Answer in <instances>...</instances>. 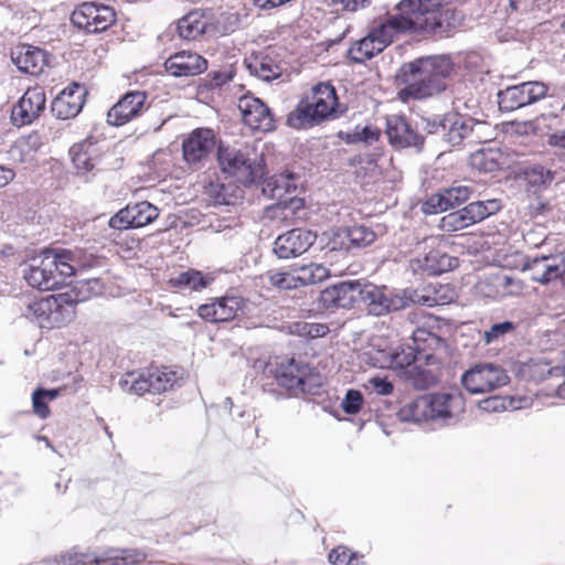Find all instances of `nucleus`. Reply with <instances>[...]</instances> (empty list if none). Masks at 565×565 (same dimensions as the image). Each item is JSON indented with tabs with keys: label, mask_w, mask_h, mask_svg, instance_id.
I'll return each mask as SVG.
<instances>
[{
	"label": "nucleus",
	"mask_w": 565,
	"mask_h": 565,
	"mask_svg": "<svg viewBox=\"0 0 565 565\" xmlns=\"http://www.w3.org/2000/svg\"><path fill=\"white\" fill-rule=\"evenodd\" d=\"M444 0H401L396 13L372 28L369 34L384 51L401 33L447 35L456 24V12Z\"/></svg>",
	"instance_id": "nucleus-1"
},
{
	"label": "nucleus",
	"mask_w": 565,
	"mask_h": 565,
	"mask_svg": "<svg viewBox=\"0 0 565 565\" xmlns=\"http://www.w3.org/2000/svg\"><path fill=\"white\" fill-rule=\"evenodd\" d=\"M452 71L454 64L447 55L423 56L404 63L396 74V79L403 85L398 92L399 99H424L441 93Z\"/></svg>",
	"instance_id": "nucleus-2"
},
{
	"label": "nucleus",
	"mask_w": 565,
	"mask_h": 565,
	"mask_svg": "<svg viewBox=\"0 0 565 565\" xmlns=\"http://www.w3.org/2000/svg\"><path fill=\"white\" fill-rule=\"evenodd\" d=\"M86 296L74 295V290L51 295L28 301L23 316L41 328L52 329L70 322L75 316V303L84 301Z\"/></svg>",
	"instance_id": "nucleus-3"
},
{
	"label": "nucleus",
	"mask_w": 565,
	"mask_h": 565,
	"mask_svg": "<svg viewBox=\"0 0 565 565\" xmlns=\"http://www.w3.org/2000/svg\"><path fill=\"white\" fill-rule=\"evenodd\" d=\"M361 301L366 305L367 312L375 317L405 309L412 303L427 307L436 303L435 298L419 295L416 290L394 291L370 282H364Z\"/></svg>",
	"instance_id": "nucleus-4"
},
{
	"label": "nucleus",
	"mask_w": 565,
	"mask_h": 565,
	"mask_svg": "<svg viewBox=\"0 0 565 565\" xmlns=\"http://www.w3.org/2000/svg\"><path fill=\"white\" fill-rule=\"evenodd\" d=\"M217 159L222 171L241 184L249 185L265 175L263 153L254 146L220 148Z\"/></svg>",
	"instance_id": "nucleus-5"
},
{
	"label": "nucleus",
	"mask_w": 565,
	"mask_h": 565,
	"mask_svg": "<svg viewBox=\"0 0 565 565\" xmlns=\"http://www.w3.org/2000/svg\"><path fill=\"white\" fill-rule=\"evenodd\" d=\"M146 557L147 554L138 548L107 547L99 555L70 551L44 558L41 565H137Z\"/></svg>",
	"instance_id": "nucleus-6"
},
{
	"label": "nucleus",
	"mask_w": 565,
	"mask_h": 565,
	"mask_svg": "<svg viewBox=\"0 0 565 565\" xmlns=\"http://www.w3.org/2000/svg\"><path fill=\"white\" fill-rule=\"evenodd\" d=\"M178 382L177 373L168 367H149L142 371L127 372L118 384L130 394L141 396L146 393L160 394L172 388Z\"/></svg>",
	"instance_id": "nucleus-7"
},
{
	"label": "nucleus",
	"mask_w": 565,
	"mask_h": 565,
	"mask_svg": "<svg viewBox=\"0 0 565 565\" xmlns=\"http://www.w3.org/2000/svg\"><path fill=\"white\" fill-rule=\"evenodd\" d=\"M502 207L500 199L476 200L443 216L438 226L446 233L462 231L497 214Z\"/></svg>",
	"instance_id": "nucleus-8"
},
{
	"label": "nucleus",
	"mask_w": 565,
	"mask_h": 565,
	"mask_svg": "<svg viewBox=\"0 0 565 565\" xmlns=\"http://www.w3.org/2000/svg\"><path fill=\"white\" fill-rule=\"evenodd\" d=\"M276 379L280 386L286 387L295 395H316L321 386L320 374L307 363L297 362L295 359H290L278 367Z\"/></svg>",
	"instance_id": "nucleus-9"
},
{
	"label": "nucleus",
	"mask_w": 565,
	"mask_h": 565,
	"mask_svg": "<svg viewBox=\"0 0 565 565\" xmlns=\"http://www.w3.org/2000/svg\"><path fill=\"white\" fill-rule=\"evenodd\" d=\"M507 371L493 363H478L461 375V384L471 394H484L507 385Z\"/></svg>",
	"instance_id": "nucleus-10"
},
{
	"label": "nucleus",
	"mask_w": 565,
	"mask_h": 565,
	"mask_svg": "<svg viewBox=\"0 0 565 565\" xmlns=\"http://www.w3.org/2000/svg\"><path fill=\"white\" fill-rule=\"evenodd\" d=\"M71 21L74 26L87 33H99L115 23L116 12L110 6L85 1L74 9Z\"/></svg>",
	"instance_id": "nucleus-11"
},
{
	"label": "nucleus",
	"mask_w": 565,
	"mask_h": 565,
	"mask_svg": "<svg viewBox=\"0 0 565 565\" xmlns=\"http://www.w3.org/2000/svg\"><path fill=\"white\" fill-rule=\"evenodd\" d=\"M488 128L487 122L463 117L458 114H447L443 142L449 148H457L465 142L475 143L482 139V130Z\"/></svg>",
	"instance_id": "nucleus-12"
},
{
	"label": "nucleus",
	"mask_w": 565,
	"mask_h": 565,
	"mask_svg": "<svg viewBox=\"0 0 565 565\" xmlns=\"http://www.w3.org/2000/svg\"><path fill=\"white\" fill-rule=\"evenodd\" d=\"M547 94V86L542 82H524L509 86L498 93L499 107L503 111H513L536 103Z\"/></svg>",
	"instance_id": "nucleus-13"
},
{
	"label": "nucleus",
	"mask_w": 565,
	"mask_h": 565,
	"mask_svg": "<svg viewBox=\"0 0 565 565\" xmlns=\"http://www.w3.org/2000/svg\"><path fill=\"white\" fill-rule=\"evenodd\" d=\"M55 257L53 249H45L33 257L24 270L26 282L40 290H53L57 288Z\"/></svg>",
	"instance_id": "nucleus-14"
},
{
	"label": "nucleus",
	"mask_w": 565,
	"mask_h": 565,
	"mask_svg": "<svg viewBox=\"0 0 565 565\" xmlns=\"http://www.w3.org/2000/svg\"><path fill=\"white\" fill-rule=\"evenodd\" d=\"M475 192L476 190L472 185L457 184L443 188L425 200L422 205V211L425 214H438L459 207L473 198Z\"/></svg>",
	"instance_id": "nucleus-15"
},
{
	"label": "nucleus",
	"mask_w": 565,
	"mask_h": 565,
	"mask_svg": "<svg viewBox=\"0 0 565 565\" xmlns=\"http://www.w3.org/2000/svg\"><path fill=\"white\" fill-rule=\"evenodd\" d=\"M246 300L238 295L213 298L198 308V315L209 322H226L244 313Z\"/></svg>",
	"instance_id": "nucleus-16"
},
{
	"label": "nucleus",
	"mask_w": 565,
	"mask_h": 565,
	"mask_svg": "<svg viewBox=\"0 0 565 565\" xmlns=\"http://www.w3.org/2000/svg\"><path fill=\"white\" fill-rule=\"evenodd\" d=\"M429 420L443 425H454L465 411V402L459 393H437L427 395Z\"/></svg>",
	"instance_id": "nucleus-17"
},
{
	"label": "nucleus",
	"mask_w": 565,
	"mask_h": 565,
	"mask_svg": "<svg viewBox=\"0 0 565 565\" xmlns=\"http://www.w3.org/2000/svg\"><path fill=\"white\" fill-rule=\"evenodd\" d=\"M364 282L361 280H344L327 287L320 294V303L324 309H349L361 301Z\"/></svg>",
	"instance_id": "nucleus-18"
},
{
	"label": "nucleus",
	"mask_w": 565,
	"mask_h": 565,
	"mask_svg": "<svg viewBox=\"0 0 565 565\" xmlns=\"http://www.w3.org/2000/svg\"><path fill=\"white\" fill-rule=\"evenodd\" d=\"M159 216V210L148 201H141L119 210L109 218L108 225L114 230L139 228L152 223Z\"/></svg>",
	"instance_id": "nucleus-19"
},
{
	"label": "nucleus",
	"mask_w": 565,
	"mask_h": 565,
	"mask_svg": "<svg viewBox=\"0 0 565 565\" xmlns=\"http://www.w3.org/2000/svg\"><path fill=\"white\" fill-rule=\"evenodd\" d=\"M238 109L245 125L250 129L260 131L274 130V115L262 99L252 95H244L238 99Z\"/></svg>",
	"instance_id": "nucleus-20"
},
{
	"label": "nucleus",
	"mask_w": 565,
	"mask_h": 565,
	"mask_svg": "<svg viewBox=\"0 0 565 565\" xmlns=\"http://www.w3.org/2000/svg\"><path fill=\"white\" fill-rule=\"evenodd\" d=\"M45 93L42 87L28 88L11 110V120L15 126L32 124L45 108Z\"/></svg>",
	"instance_id": "nucleus-21"
},
{
	"label": "nucleus",
	"mask_w": 565,
	"mask_h": 565,
	"mask_svg": "<svg viewBox=\"0 0 565 565\" xmlns=\"http://www.w3.org/2000/svg\"><path fill=\"white\" fill-rule=\"evenodd\" d=\"M316 237L310 231L292 228L275 239L273 250L280 259L295 258L307 252Z\"/></svg>",
	"instance_id": "nucleus-22"
},
{
	"label": "nucleus",
	"mask_w": 565,
	"mask_h": 565,
	"mask_svg": "<svg viewBox=\"0 0 565 565\" xmlns=\"http://www.w3.org/2000/svg\"><path fill=\"white\" fill-rule=\"evenodd\" d=\"M385 134L388 142L396 149L413 147L420 150L423 148L424 137L412 127L404 116H387Z\"/></svg>",
	"instance_id": "nucleus-23"
},
{
	"label": "nucleus",
	"mask_w": 565,
	"mask_h": 565,
	"mask_svg": "<svg viewBox=\"0 0 565 565\" xmlns=\"http://www.w3.org/2000/svg\"><path fill=\"white\" fill-rule=\"evenodd\" d=\"M147 95L141 90L126 93L108 111L107 121L113 126H122L138 117L146 109Z\"/></svg>",
	"instance_id": "nucleus-24"
},
{
	"label": "nucleus",
	"mask_w": 565,
	"mask_h": 565,
	"mask_svg": "<svg viewBox=\"0 0 565 565\" xmlns=\"http://www.w3.org/2000/svg\"><path fill=\"white\" fill-rule=\"evenodd\" d=\"M214 147V131L210 128H196L183 140V158L188 163H200L209 157Z\"/></svg>",
	"instance_id": "nucleus-25"
},
{
	"label": "nucleus",
	"mask_w": 565,
	"mask_h": 565,
	"mask_svg": "<svg viewBox=\"0 0 565 565\" xmlns=\"http://www.w3.org/2000/svg\"><path fill=\"white\" fill-rule=\"evenodd\" d=\"M296 191L295 178L290 172L273 175L263 186L264 195L277 201L276 206L270 209L271 211H279L281 207H287L288 203H295Z\"/></svg>",
	"instance_id": "nucleus-26"
},
{
	"label": "nucleus",
	"mask_w": 565,
	"mask_h": 565,
	"mask_svg": "<svg viewBox=\"0 0 565 565\" xmlns=\"http://www.w3.org/2000/svg\"><path fill=\"white\" fill-rule=\"evenodd\" d=\"M166 71L174 77H188L202 74L207 68V61L192 51H180L164 62Z\"/></svg>",
	"instance_id": "nucleus-27"
},
{
	"label": "nucleus",
	"mask_w": 565,
	"mask_h": 565,
	"mask_svg": "<svg viewBox=\"0 0 565 565\" xmlns=\"http://www.w3.org/2000/svg\"><path fill=\"white\" fill-rule=\"evenodd\" d=\"M86 90L77 83L64 88L52 102L51 111L60 119L73 118L79 114L84 105Z\"/></svg>",
	"instance_id": "nucleus-28"
},
{
	"label": "nucleus",
	"mask_w": 565,
	"mask_h": 565,
	"mask_svg": "<svg viewBox=\"0 0 565 565\" xmlns=\"http://www.w3.org/2000/svg\"><path fill=\"white\" fill-rule=\"evenodd\" d=\"M11 60L20 72L39 75L47 64V54L40 47L20 44L11 51Z\"/></svg>",
	"instance_id": "nucleus-29"
},
{
	"label": "nucleus",
	"mask_w": 565,
	"mask_h": 565,
	"mask_svg": "<svg viewBox=\"0 0 565 565\" xmlns=\"http://www.w3.org/2000/svg\"><path fill=\"white\" fill-rule=\"evenodd\" d=\"M309 99L312 111L323 121L328 119L335 110L338 97L334 87L329 83H320L312 87Z\"/></svg>",
	"instance_id": "nucleus-30"
},
{
	"label": "nucleus",
	"mask_w": 565,
	"mask_h": 565,
	"mask_svg": "<svg viewBox=\"0 0 565 565\" xmlns=\"http://www.w3.org/2000/svg\"><path fill=\"white\" fill-rule=\"evenodd\" d=\"M70 156L77 175L85 177L92 172L98 161L96 145L90 140L75 143L70 149Z\"/></svg>",
	"instance_id": "nucleus-31"
},
{
	"label": "nucleus",
	"mask_w": 565,
	"mask_h": 565,
	"mask_svg": "<svg viewBox=\"0 0 565 565\" xmlns=\"http://www.w3.org/2000/svg\"><path fill=\"white\" fill-rule=\"evenodd\" d=\"M439 360L436 359L434 365H428L425 362V366L420 362H416L407 371H405V377L417 390H427L439 380Z\"/></svg>",
	"instance_id": "nucleus-32"
},
{
	"label": "nucleus",
	"mask_w": 565,
	"mask_h": 565,
	"mask_svg": "<svg viewBox=\"0 0 565 565\" xmlns=\"http://www.w3.org/2000/svg\"><path fill=\"white\" fill-rule=\"evenodd\" d=\"M413 349L418 355L423 356V361L428 365L436 363V355L430 351H434L444 345L441 338L424 328H418L413 332Z\"/></svg>",
	"instance_id": "nucleus-33"
},
{
	"label": "nucleus",
	"mask_w": 565,
	"mask_h": 565,
	"mask_svg": "<svg viewBox=\"0 0 565 565\" xmlns=\"http://www.w3.org/2000/svg\"><path fill=\"white\" fill-rule=\"evenodd\" d=\"M252 75L265 82H271L282 74L281 65L269 54H258L245 61Z\"/></svg>",
	"instance_id": "nucleus-34"
},
{
	"label": "nucleus",
	"mask_w": 565,
	"mask_h": 565,
	"mask_svg": "<svg viewBox=\"0 0 565 565\" xmlns=\"http://www.w3.org/2000/svg\"><path fill=\"white\" fill-rule=\"evenodd\" d=\"M418 262L419 268L429 276H438L443 273L456 268L459 264L458 258L452 257L439 249L430 250Z\"/></svg>",
	"instance_id": "nucleus-35"
},
{
	"label": "nucleus",
	"mask_w": 565,
	"mask_h": 565,
	"mask_svg": "<svg viewBox=\"0 0 565 565\" xmlns=\"http://www.w3.org/2000/svg\"><path fill=\"white\" fill-rule=\"evenodd\" d=\"M206 26L203 11L193 10L178 20L177 32L181 39L191 41L204 34Z\"/></svg>",
	"instance_id": "nucleus-36"
},
{
	"label": "nucleus",
	"mask_w": 565,
	"mask_h": 565,
	"mask_svg": "<svg viewBox=\"0 0 565 565\" xmlns=\"http://www.w3.org/2000/svg\"><path fill=\"white\" fill-rule=\"evenodd\" d=\"M286 122L289 127L300 130L312 128L322 122V120L312 111L309 99L303 98L298 103L296 108L288 114Z\"/></svg>",
	"instance_id": "nucleus-37"
},
{
	"label": "nucleus",
	"mask_w": 565,
	"mask_h": 565,
	"mask_svg": "<svg viewBox=\"0 0 565 565\" xmlns=\"http://www.w3.org/2000/svg\"><path fill=\"white\" fill-rule=\"evenodd\" d=\"M469 163L479 172H494L502 166V153L499 149L481 148L470 154Z\"/></svg>",
	"instance_id": "nucleus-38"
},
{
	"label": "nucleus",
	"mask_w": 565,
	"mask_h": 565,
	"mask_svg": "<svg viewBox=\"0 0 565 565\" xmlns=\"http://www.w3.org/2000/svg\"><path fill=\"white\" fill-rule=\"evenodd\" d=\"M428 406L427 395L419 396L402 406L397 416L402 422L420 423L423 420H429Z\"/></svg>",
	"instance_id": "nucleus-39"
},
{
	"label": "nucleus",
	"mask_w": 565,
	"mask_h": 565,
	"mask_svg": "<svg viewBox=\"0 0 565 565\" xmlns=\"http://www.w3.org/2000/svg\"><path fill=\"white\" fill-rule=\"evenodd\" d=\"M382 49L379 47L372 36L367 34L359 41H355L348 51V57L358 64H362L365 61L373 58L380 54Z\"/></svg>",
	"instance_id": "nucleus-40"
},
{
	"label": "nucleus",
	"mask_w": 565,
	"mask_h": 565,
	"mask_svg": "<svg viewBox=\"0 0 565 565\" xmlns=\"http://www.w3.org/2000/svg\"><path fill=\"white\" fill-rule=\"evenodd\" d=\"M526 185L534 192L546 189L554 180L555 172L541 164H532L524 169Z\"/></svg>",
	"instance_id": "nucleus-41"
},
{
	"label": "nucleus",
	"mask_w": 565,
	"mask_h": 565,
	"mask_svg": "<svg viewBox=\"0 0 565 565\" xmlns=\"http://www.w3.org/2000/svg\"><path fill=\"white\" fill-rule=\"evenodd\" d=\"M295 270L299 287L319 284L329 277V269L316 263L295 268Z\"/></svg>",
	"instance_id": "nucleus-42"
},
{
	"label": "nucleus",
	"mask_w": 565,
	"mask_h": 565,
	"mask_svg": "<svg viewBox=\"0 0 565 565\" xmlns=\"http://www.w3.org/2000/svg\"><path fill=\"white\" fill-rule=\"evenodd\" d=\"M56 270L54 275L57 280V288L65 284L66 278L73 276L76 270L75 255L71 250H62L57 253L54 250Z\"/></svg>",
	"instance_id": "nucleus-43"
},
{
	"label": "nucleus",
	"mask_w": 565,
	"mask_h": 565,
	"mask_svg": "<svg viewBox=\"0 0 565 565\" xmlns=\"http://www.w3.org/2000/svg\"><path fill=\"white\" fill-rule=\"evenodd\" d=\"M345 237L350 243L347 248L352 249L371 245L376 239V234L369 226L353 225L345 230Z\"/></svg>",
	"instance_id": "nucleus-44"
},
{
	"label": "nucleus",
	"mask_w": 565,
	"mask_h": 565,
	"mask_svg": "<svg viewBox=\"0 0 565 565\" xmlns=\"http://www.w3.org/2000/svg\"><path fill=\"white\" fill-rule=\"evenodd\" d=\"M478 407L487 413H498L503 411H514L522 407L521 401H515L510 396L493 395L478 403Z\"/></svg>",
	"instance_id": "nucleus-45"
},
{
	"label": "nucleus",
	"mask_w": 565,
	"mask_h": 565,
	"mask_svg": "<svg viewBox=\"0 0 565 565\" xmlns=\"http://www.w3.org/2000/svg\"><path fill=\"white\" fill-rule=\"evenodd\" d=\"M391 369H405L407 371L416 362H422L423 356L418 355L412 345L392 349Z\"/></svg>",
	"instance_id": "nucleus-46"
},
{
	"label": "nucleus",
	"mask_w": 565,
	"mask_h": 565,
	"mask_svg": "<svg viewBox=\"0 0 565 565\" xmlns=\"http://www.w3.org/2000/svg\"><path fill=\"white\" fill-rule=\"evenodd\" d=\"M60 395L58 390H46V388H36L32 393V407L35 415L41 418H46L50 415V408L47 403L55 399Z\"/></svg>",
	"instance_id": "nucleus-47"
},
{
	"label": "nucleus",
	"mask_w": 565,
	"mask_h": 565,
	"mask_svg": "<svg viewBox=\"0 0 565 565\" xmlns=\"http://www.w3.org/2000/svg\"><path fill=\"white\" fill-rule=\"evenodd\" d=\"M170 282L174 287L191 290H200L209 285V281L202 276L201 271L194 269L180 273L177 277L171 278Z\"/></svg>",
	"instance_id": "nucleus-48"
},
{
	"label": "nucleus",
	"mask_w": 565,
	"mask_h": 565,
	"mask_svg": "<svg viewBox=\"0 0 565 565\" xmlns=\"http://www.w3.org/2000/svg\"><path fill=\"white\" fill-rule=\"evenodd\" d=\"M365 362L379 369H391L392 366V348L380 349L374 344L364 353Z\"/></svg>",
	"instance_id": "nucleus-49"
},
{
	"label": "nucleus",
	"mask_w": 565,
	"mask_h": 565,
	"mask_svg": "<svg viewBox=\"0 0 565 565\" xmlns=\"http://www.w3.org/2000/svg\"><path fill=\"white\" fill-rule=\"evenodd\" d=\"M515 328L516 326L512 321L493 323L488 330L483 332L482 339L486 344H491L502 340L507 334L512 333Z\"/></svg>",
	"instance_id": "nucleus-50"
},
{
	"label": "nucleus",
	"mask_w": 565,
	"mask_h": 565,
	"mask_svg": "<svg viewBox=\"0 0 565 565\" xmlns=\"http://www.w3.org/2000/svg\"><path fill=\"white\" fill-rule=\"evenodd\" d=\"M269 284L278 289L289 290L299 287L298 280H296V270L291 273H268Z\"/></svg>",
	"instance_id": "nucleus-51"
},
{
	"label": "nucleus",
	"mask_w": 565,
	"mask_h": 565,
	"mask_svg": "<svg viewBox=\"0 0 565 565\" xmlns=\"http://www.w3.org/2000/svg\"><path fill=\"white\" fill-rule=\"evenodd\" d=\"M447 114L431 115L420 118V127L428 135H437L441 138L445 131Z\"/></svg>",
	"instance_id": "nucleus-52"
},
{
	"label": "nucleus",
	"mask_w": 565,
	"mask_h": 565,
	"mask_svg": "<svg viewBox=\"0 0 565 565\" xmlns=\"http://www.w3.org/2000/svg\"><path fill=\"white\" fill-rule=\"evenodd\" d=\"M363 403L364 398L360 391L349 390L341 401V408L348 415H355L361 411Z\"/></svg>",
	"instance_id": "nucleus-53"
},
{
	"label": "nucleus",
	"mask_w": 565,
	"mask_h": 565,
	"mask_svg": "<svg viewBox=\"0 0 565 565\" xmlns=\"http://www.w3.org/2000/svg\"><path fill=\"white\" fill-rule=\"evenodd\" d=\"M380 137V130L372 127V126H365L363 128L356 127L355 130L349 135V141L350 142H365V143H373L376 141Z\"/></svg>",
	"instance_id": "nucleus-54"
},
{
	"label": "nucleus",
	"mask_w": 565,
	"mask_h": 565,
	"mask_svg": "<svg viewBox=\"0 0 565 565\" xmlns=\"http://www.w3.org/2000/svg\"><path fill=\"white\" fill-rule=\"evenodd\" d=\"M356 553L349 550L347 546H338L329 553V561L333 565H352Z\"/></svg>",
	"instance_id": "nucleus-55"
},
{
	"label": "nucleus",
	"mask_w": 565,
	"mask_h": 565,
	"mask_svg": "<svg viewBox=\"0 0 565 565\" xmlns=\"http://www.w3.org/2000/svg\"><path fill=\"white\" fill-rule=\"evenodd\" d=\"M366 388L373 390L382 396H387L393 393V384L386 379L381 376H373L367 381Z\"/></svg>",
	"instance_id": "nucleus-56"
},
{
	"label": "nucleus",
	"mask_w": 565,
	"mask_h": 565,
	"mask_svg": "<svg viewBox=\"0 0 565 565\" xmlns=\"http://www.w3.org/2000/svg\"><path fill=\"white\" fill-rule=\"evenodd\" d=\"M544 273L532 276V279L539 281L541 284H547L551 280L555 279L559 275V268L557 265L551 264L550 260H546V265L543 268Z\"/></svg>",
	"instance_id": "nucleus-57"
},
{
	"label": "nucleus",
	"mask_w": 565,
	"mask_h": 565,
	"mask_svg": "<svg viewBox=\"0 0 565 565\" xmlns=\"http://www.w3.org/2000/svg\"><path fill=\"white\" fill-rule=\"evenodd\" d=\"M207 77H209V87L211 89L220 88L224 84L232 81V74L228 72H223V71L211 72V73H209Z\"/></svg>",
	"instance_id": "nucleus-58"
},
{
	"label": "nucleus",
	"mask_w": 565,
	"mask_h": 565,
	"mask_svg": "<svg viewBox=\"0 0 565 565\" xmlns=\"http://www.w3.org/2000/svg\"><path fill=\"white\" fill-rule=\"evenodd\" d=\"M365 0H331L330 4L339 11H356L360 7H364Z\"/></svg>",
	"instance_id": "nucleus-59"
},
{
	"label": "nucleus",
	"mask_w": 565,
	"mask_h": 565,
	"mask_svg": "<svg viewBox=\"0 0 565 565\" xmlns=\"http://www.w3.org/2000/svg\"><path fill=\"white\" fill-rule=\"evenodd\" d=\"M329 332V327L324 323L309 322L307 339L322 338Z\"/></svg>",
	"instance_id": "nucleus-60"
},
{
	"label": "nucleus",
	"mask_w": 565,
	"mask_h": 565,
	"mask_svg": "<svg viewBox=\"0 0 565 565\" xmlns=\"http://www.w3.org/2000/svg\"><path fill=\"white\" fill-rule=\"evenodd\" d=\"M308 324H309V322H307V321H296V322L289 323L286 327V329H287L288 333H290V334L307 339Z\"/></svg>",
	"instance_id": "nucleus-61"
},
{
	"label": "nucleus",
	"mask_w": 565,
	"mask_h": 565,
	"mask_svg": "<svg viewBox=\"0 0 565 565\" xmlns=\"http://www.w3.org/2000/svg\"><path fill=\"white\" fill-rule=\"evenodd\" d=\"M546 260H550V258L548 257H541V258L535 257L531 262H529L527 268L532 271V276L537 275V273H540V274L544 273L543 268L546 265Z\"/></svg>",
	"instance_id": "nucleus-62"
},
{
	"label": "nucleus",
	"mask_w": 565,
	"mask_h": 565,
	"mask_svg": "<svg viewBox=\"0 0 565 565\" xmlns=\"http://www.w3.org/2000/svg\"><path fill=\"white\" fill-rule=\"evenodd\" d=\"M290 0H254V4L260 10H269L273 8H277L284 6Z\"/></svg>",
	"instance_id": "nucleus-63"
},
{
	"label": "nucleus",
	"mask_w": 565,
	"mask_h": 565,
	"mask_svg": "<svg viewBox=\"0 0 565 565\" xmlns=\"http://www.w3.org/2000/svg\"><path fill=\"white\" fill-rule=\"evenodd\" d=\"M548 145L565 149V129L552 134L548 137Z\"/></svg>",
	"instance_id": "nucleus-64"
}]
</instances>
